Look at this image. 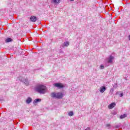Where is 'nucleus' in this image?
Wrapping results in <instances>:
<instances>
[{
	"label": "nucleus",
	"mask_w": 130,
	"mask_h": 130,
	"mask_svg": "<svg viewBox=\"0 0 130 130\" xmlns=\"http://www.w3.org/2000/svg\"><path fill=\"white\" fill-rule=\"evenodd\" d=\"M36 90L41 94H45V93H46V86L40 84L37 86Z\"/></svg>",
	"instance_id": "obj_1"
},
{
	"label": "nucleus",
	"mask_w": 130,
	"mask_h": 130,
	"mask_svg": "<svg viewBox=\"0 0 130 130\" xmlns=\"http://www.w3.org/2000/svg\"><path fill=\"white\" fill-rule=\"evenodd\" d=\"M51 97L52 98H56L57 99H61L63 97V94L61 92H52Z\"/></svg>",
	"instance_id": "obj_2"
},
{
	"label": "nucleus",
	"mask_w": 130,
	"mask_h": 130,
	"mask_svg": "<svg viewBox=\"0 0 130 130\" xmlns=\"http://www.w3.org/2000/svg\"><path fill=\"white\" fill-rule=\"evenodd\" d=\"M114 59V57H113L112 55H110L108 58L106 59V61L109 63H112V61Z\"/></svg>",
	"instance_id": "obj_3"
},
{
	"label": "nucleus",
	"mask_w": 130,
	"mask_h": 130,
	"mask_svg": "<svg viewBox=\"0 0 130 130\" xmlns=\"http://www.w3.org/2000/svg\"><path fill=\"white\" fill-rule=\"evenodd\" d=\"M54 86L55 87H56L57 88H59V89H61V88H63V87H64V85H63V84L58 83L54 84Z\"/></svg>",
	"instance_id": "obj_4"
},
{
	"label": "nucleus",
	"mask_w": 130,
	"mask_h": 130,
	"mask_svg": "<svg viewBox=\"0 0 130 130\" xmlns=\"http://www.w3.org/2000/svg\"><path fill=\"white\" fill-rule=\"evenodd\" d=\"M116 104L114 103H113L108 106L109 109H112L115 106Z\"/></svg>",
	"instance_id": "obj_5"
},
{
	"label": "nucleus",
	"mask_w": 130,
	"mask_h": 130,
	"mask_svg": "<svg viewBox=\"0 0 130 130\" xmlns=\"http://www.w3.org/2000/svg\"><path fill=\"white\" fill-rule=\"evenodd\" d=\"M106 90V87L105 86H102L100 87V91L101 93H104Z\"/></svg>",
	"instance_id": "obj_6"
},
{
	"label": "nucleus",
	"mask_w": 130,
	"mask_h": 130,
	"mask_svg": "<svg viewBox=\"0 0 130 130\" xmlns=\"http://www.w3.org/2000/svg\"><path fill=\"white\" fill-rule=\"evenodd\" d=\"M30 21L31 22H36L37 21V18L35 16H32L30 17Z\"/></svg>",
	"instance_id": "obj_7"
},
{
	"label": "nucleus",
	"mask_w": 130,
	"mask_h": 130,
	"mask_svg": "<svg viewBox=\"0 0 130 130\" xmlns=\"http://www.w3.org/2000/svg\"><path fill=\"white\" fill-rule=\"evenodd\" d=\"M51 3H53V4H59L60 0H51Z\"/></svg>",
	"instance_id": "obj_8"
},
{
	"label": "nucleus",
	"mask_w": 130,
	"mask_h": 130,
	"mask_svg": "<svg viewBox=\"0 0 130 130\" xmlns=\"http://www.w3.org/2000/svg\"><path fill=\"white\" fill-rule=\"evenodd\" d=\"M12 41H13V39L10 38H8L5 40V42L6 43H8V42H12Z\"/></svg>",
	"instance_id": "obj_9"
},
{
	"label": "nucleus",
	"mask_w": 130,
	"mask_h": 130,
	"mask_svg": "<svg viewBox=\"0 0 130 130\" xmlns=\"http://www.w3.org/2000/svg\"><path fill=\"white\" fill-rule=\"evenodd\" d=\"M26 102L27 104H29L30 102H32V99L30 98H28L26 100Z\"/></svg>",
	"instance_id": "obj_10"
},
{
	"label": "nucleus",
	"mask_w": 130,
	"mask_h": 130,
	"mask_svg": "<svg viewBox=\"0 0 130 130\" xmlns=\"http://www.w3.org/2000/svg\"><path fill=\"white\" fill-rule=\"evenodd\" d=\"M23 82L26 85V86H28V85H29V82H28L27 79H25L23 80Z\"/></svg>",
	"instance_id": "obj_11"
},
{
	"label": "nucleus",
	"mask_w": 130,
	"mask_h": 130,
	"mask_svg": "<svg viewBox=\"0 0 130 130\" xmlns=\"http://www.w3.org/2000/svg\"><path fill=\"white\" fill-rule=\"evenodd\" d=\"M70 45V43L69 42H65L63 43V46L68 47Z\"/></svg>",
	"instance_id": "obj_12"
},
{
	"label": "nucleus",
	"mask_w": 130,
	"mask_h": 130,
	"mask_svg": "<svg viewBox=\"0 0 130 130\" xmlns=\"http://www.w3.org/2000/svg\"><path fill=\"white\" fill-rule=\"evenodd\" d=\"M40 101H41V99H36L35 100L34 102L35 103H38V102H40Z\"/></svg>",
	"instance_id": "obj_13"
},
{
	"label": "nucleus",
	"mask_w": 130,
	"mask_h": 130,
	"mask_svg": "<svg viewBox=\"0 0 130 130\" xmlns=\"http://www.w3.org/2000/svg\"><path fill=\"white\" fill-rule=\"evenodd\" d=\"M68 115L69 116H73V115H74V112H73V111H71L69 113Z\"/></svg>",
	"instance_id": "obj_14"
},
{
	"label": "nucleus",
	"mask_w": 130,
	"mask_h": 130,
	"mask_svg": "<svg viewBox=\"0 0 130 130\" xmlns=\"http://www.w3.org/2000/svg\"><path fill=\"white\" fill-rule=\"evenodd\" d=\"M126 116V114H123V115H121L120 116V118L122 119V118H125V117Z\"/></svg>",
	"instance_id": "obj_15"
},
{
	"label": "nucleus",
	"mask_w": 130,
	"mask_h": 130,
	"mask_svg": "<svg viewBox=\"0 0 130 130\" xmlns=\"http://www.w3.org/2000/svg\"><path fill=\"white\" fill-rule=\"evenodd\" d=\"M120 97H122V96H123V92H122V91L120 92V94H119Z\"/></svg>",
	"instance_id": "obj_16"
},
{
	"label": "nucleus",
	"mask_w": 130,
	"mask_h": 130,
	"mask_svg": "<svg viewBox=\"0 0 130 130\" xmlns=\"http://www.w3.org/2000/svg\"><path fill=\"white\" fill-rule=\"evenodd\" d=\"M103 69H104V65L101 64V69L103 70Z\"/></svg>",
	"instance_id": "obj_17"
},
{
	"label": "nucleus",
	"mask_w": 130,
	"mask_h": 130,
	"mask_svg": "<svg viewBox=\"0 0 130 130\" xmlns=\"http://www.w3.org/2000/svg\"><path fill=\"white\" fill-rule=\"evenodd\" d=\"M119 94H120V91H117L116 92V95H119Z\"/></svg>",
	"instance_id": "obj_18"
},
{
	"label": "nucleus",
	"mask_w": 130,
	"mask_h": 130,
	"mask_svg": "<svg viewBox=\"0 0 130 130\" xmlns=\"http://www.w3.org/2000/svg\"><path fill=\"white\" fill-rule=\"evenodd\" d=\"M85 130H91V128L88 127Z\"/></svg>",
	"instance_id": "obj_19"
},
{
	"label": "nucleus",
	"mask_w": 130,
	"mask_h": 130,
	"mask_svg": "<svg viewBox=\"0 0 130 130\" xmlns=\"http://www.w3.org/2000/svg\"><path fill=\"white\" fill-rule=\"evenodd\" d=\"M106 126L109 127V126H110V124H107L106 125Z\"/></svg>",
	"instance_id": "obj_20"
},
{
	"label": "nucleus",
	"mask_w": 130,
	"mask_h": 130,
	"mask_svg": "<svg viewBox=\"0 0 130 130\" xmlns=\"http://www.w3.org/2000/svg\"><path fill=\"white\" fill-rule=\"evenodd\" d=\"M128 39L130 40V35L128 36Z\"/></svg>",
	"instance_id": "obj_21"
},
{
	"label": "nucleus",
	"mask_w": 130,
	"mask_h": 130,
	"mask_svg": "<svg viewBox=\"0 0 130 130\" xmlns=\"http://www.w3.org/2000/svg\"><path fill=\"white\" fill-rule=\"evenodd\" d=\"M70 2H74V1H75V0H70Z\"/></svg>",
	"instance_id": "obj_22"
},
{
	"label": "nucleus",
	"mask_w": 130,
	"mask_h": 130,
	"mask_svg": "<svg viewBox=\"0 0 130 130\" xmlns=\"http://www.w3.org/2000/svg\"><path fill=\"white\" fill-rule=\"evenodd\" d=\"M111 90H112V91H113V89H111Z\"/></svg>",
	"instance_id": "obj_23"
}]
</instances>
